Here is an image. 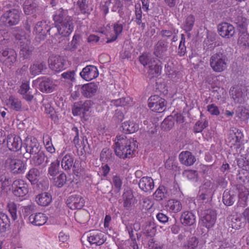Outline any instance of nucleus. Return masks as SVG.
<instances>
[{
    "mask_svg": "<svg viewBox=\"0 0 249 249\" xmlns=\"http://www.w3.org/2000/svg\"><path fill=\"white\" fill-rule=\"evenodd\" d=\"M56 29L55 27H50L46 20L37 22L34 27V31L36 34V40L39 42L45 40L47 34L53 36Z\"/></svg>",
    "mask_w": 249,
    "mask_h": 249,
    "instance_id": "3",
    "label": "nucleus"
},
{
    "mask_svg": "<svg viewBox=\"0 0 249 249\" xmlns=\"http://www.w3.org/2000/svg\"><path fill=\"white\" fill-rule=\"evenodd\" d=\"M178 158L181 164L187 166L193 165L196 161L195 156L188 151L181 152L179 155Z\"/></svg>",
    "mask_w": 249,
    "mask_h": 249,
    "instance_id": "27",
    "label": "nucleus"
},
{
    "mask_svg": "<svg viewBox=\"0 0 249 249\" xmlns=\"http://www.w3.org/2000/svg\"><path fill=\"white\" fill-rule=\"evenodd\" d=\"M213 194L211 189L202 188L197 196L198 203L202 204H209L212 200Z\"/></svg>",
    "mask_w": 249,
    "mask_h": 249,
    "instance_id": "26",
    "label": "nucleus"
},
{
    "mask_svg": "<svg viewBox=\"0 0 249 249\" xmlns=\"http://www.w3.org/2000/svg\"><path fill=\"white\" fill-rule=\"evenodd\" d=\"M93 102L90 100H86L85 102L82 101L74 103L72 107V112L74 116L83 115L89 111L91 108Z\"/></svg>",
    "mask_w": 249,
    "mask_h": 249,
    "instance_id": "12",
    "label": "nucleus"
},
{
    "mask_svg": "<svg viewBox=\"0 0 249 249\" xmlns=\"http://www.w3.org/2000/svg\"><path fill=\"white\" fill-rule=\"evenodd\" d=\"M218 32L222 37L230 38L235 34V28L233 26L227 22H223L218 26Z\"/></svg>",
    "mask_w": 249,
    "mask_h": 249,
    "instance_id": "21",
    "label": "nucleus"
},
{
    "mask_svg": "<svg viewBox=\"0 0 249 249\" xmlns=\"http://www.w3.org/2000/svg\"><path fill=\"white\" fill-rule=\"evenodd\" d=\"M237 189L239 190L237 205L240 207H245L247 205V200L249 193L248 191H246L245 189V191H243V189H241L240 187H237Z\"/></svg>",
    "mask_w": 249,
    "mask_h": 249,
    "instance_id": "46",
    "label": "nucleus"
},
{
    "mask_svg": "<svg viewBox=\"0 0 249 249\" xmlns=\"http://www.w3.org/2000/svg\"><path fill=\"white\" fill-rule=\"evenodd\" d=\"M230 135L231 136L233 140V144L243 143L244 141V135L242 132L239 129L234 128L232 130V134L231 133Z\"/></svg>",
    "mask_w": 249,
    "mask_h": 249,
    "instance_id": "51",
    "label": "nucleus"
},
{
    "mask_svg": "<svg viewBox=\"0 0 249 249\" xmlns=\"http://www.w3.org/2000/svg\"><path fill=\"white\" fill-rule=\"evenodd\" d=\"M53 27L56 29V31L53 32V36H57L58 34L62 36H68L73 30V20L56 24Z\"/></svg>",
    "mask_w": 249,
    "mask_h": 249,
    "instance_id": "14",
    "label": "nucleus"
},
{
    "mask_svg": "<svg viewBox=\"0 0 249 249\" xmlns=\"http://www.w3.org/2000/svg\"><path fill=\"white\" fill-rule=\"evenodd\" d=\"M10 221L5 213L0 212V233L5 232L10 229Z\"/></svg>",
    "mask_w": 249,
    "mask_h": 249,
    "instance_id": "40",
    "label": "nucleus"
},
{
    "mask_svg": "<svg viewBox=\"0 0 249 249\" xmlns=\"http://www.w3.org/2000/svg\"><path fill=\"white\" fill-rule=\"evenodd\" d=\"M35 200L38 205L41 206H47L52 202V196L47 192L42 193L36 196Z\"/></svg>",
    "mask_w": 249,
    "mask_h": 249,
    "instance_id": "35",
    "label": "nucleus"
},
{
    "mask_svg": "<svg viewBox=\"0 0 249 249\" xmlns=\"http://www.w3.org/2000/svg\"><path fill=\"white\" fill-rule=\"evenodd\" d=\"M167 208L169 211L177 213L182 210V206L179 200L172 199L168 200Z\"/></svg>",
    "mask_w": 249,
    "mask_h": 249,
    "instance_id": "45",
    "label": "nucleus"
},
{
    "mask_svg": "<svg viewBox=\"0 0 249 249\" xmlns=\"http://www.w3.org/2000/svg\"><path fill=\"white\" fill-rule=\"evenodd\" d=\"M148 67L149 68L148 73L151 77H157L160 74L162 67L156 62L155 63H153Z\"/></svg>",
    "mask_w": 249,
    "mask_h": 249,
    "instance_id": "55",
    "label": "nucleus"
},
{
    "mask_svg": "<svg viewBox=\"0 0 249 249\" xmlns=\"http://www.w3.org/2000/svg\"><path fill=\"white\" fill-rule=\"evenodd\" d=\"M43 142L47 151L50 153H53L55 152V148L52 142L51 137L46 135L43 137Z\"/></svg>",
    "mask_w": 249,
    "mask_h": 249,
    "instance_id": "60",
    "label": "nucleus"
},
{
    "mask_svg": "<svg viewBox=\"0 0 249 249\" xmlns=\"http://www.w3.org/2000/svg\"><path fill=\"white\" fill-rule=\"evenodd\" d=\"M238 43L242 46L249 47V35L245 32L242 33L239 36Z\"/></svg>",
    "mask_w": 249,
    "mask_h": 249,
    "instance_id": "62",
    "label": "nucleus"
},
{
    "mask_svg": "<svg viewBox=\"0 0 249 249\" xmlns=\"http://www.w3.org/2000/svg\"><path fill=\"white\" fill-rule=\"evenodd\" d=\"M77 5L81 14H89L90 13L88 5V1L87 0H78L77 1Z\"/></svg>",
    "mask_w": 249,
    "mask_h": 249,
    "instance_id": "61",
    "label": "nucleus"
},
{
    "mask_svg": "<svg viewBox=\"0 0 249 249\" xmlns=\"http://www.w3.org/2000/svg\"><path fill=\"white\" fill-rule=\"evenodd\" d=\"M68 13L69 11L67 9H64L62 8L57 9L53 16L55 24L73 20L72 17L69 16Z\"/></svg>",
    "mask_w": 249,
    "mask_h": 249,
    "instance_id": "19",
    "label": "nucleus"
},
{
    "mask_svg": "<svg viewBox=\"0 0 249 249\" xmlns=\"http://www.w3.org/2000/svg\"><path fill=\"white\" fill-rule=\"evenodd\" d=\"M148 102V107L153 111L161 113L166 109L167 102L157 95L150 97Z\"/></svg>",
    "mask_w": 249,
    "mask_h": 249,
    "instance_id": "8",
    "label": "nucleus"
},
{
    "mask_svg": "<svg viewBox=\"0 0 249 249\" xmlns=\"http://www.w3.org/2000/svg\"><path fill=\"white\" fill-rule=\"evenodd\" d=\"M113 29L115 35H113L111 38L107 39V43H109L116 40L118 36L122 32L123 26L122 24L119 23L118 22L114 24Z\"/></svg>",
    "mask_w": 249,
    "mask_h": 249,
    "instance_id": "58",
    "label": "nucleus"
},
{
    "mask_svg": "<svg viewBox=\"0 0 249 249\" xmlns=\"http://www.w3.org/2000/svg\"><path fill=\"white\" fill-rule=\"evenodd\" d=\"M195 21V17L192 15L187 16L182 24V29L188 33L192 30Z\"/></svg>",
    "mask_w": 249,
    "mask_h": 249,
    "instance_id": "49",
    "label": "nucleus"
},
{
    "mask_svg": "<svg viewBox=\"0 0 249 249\" xmlns=\"http://www.w3.org/2000/svg\"><path fill=\"white\" fill-rule=\"evenodd\" d=\"M230 95L235 103L243 104L246 98V95L241 88H238L235 90L230 91Z\"/></svg>",
    "mask_w": 249,
    "mask_h": 249,
    "instance_id": "39",
    "label": "nucleus"
},
{
    "mask_svg": "<svg viewBox=\"0 0 249 249\" xmlns=\"http://www.w3.org/2000/svg\"><path fill=\"white\" fill-rule=\"evenodd\" d=\"M46 69V63L43 61H36L31 65L29 68L30 73L33 76L42 73Z\"/></svg>",
    "mask_w": 249,
    "mask_h": 249,
    "instance_id": "30",
    "label": "nucleus"
},
{
    "mask_svg": "<svg viewBox=\"0 0 249 249\" xmlns=\"http://www.w3.org/2000/svg\"><path fill=\"white\" fill-rule=\"evenodd\" d=\"M139 187L144 192H150L154 187V182L151 177H143L139 182Z\"/></svg>",
    "mask_w": 249,
    "mask_h": 249,
    "instance_id": "31",
    "label": "nucleus"
},
{
    "mask_svg": "<svg viewBox=\"0 0 249 249\" xmlns=\"http://www.w3.org/2000/svg\"><path fill=\"white\" fill-rule=\"evenodd\" d=\"M237 199V195L232 190L226 189L222 196V201L224 205L231 206L233 205Z\"/></svg>",
    "mask_w": 249,
    "mask_h": 249,
    "instance_id": "28",
    "label": "nucleus"
},
{
    "mask_svg": "<svg viewBox=\"0 0 249 249\" xmlns=\"http://www.w3.org/2000/svg\"><path fill=\"white\" fill-rule=\"evenodd\" d=\"M60 160H56L51 162L48 170V175L53 178L55 177L59 173Z\"/></svg>",
    "mask_w": 249,
    "mask_h": 249,
    "instance_id": "50",
    "label": "nucleus"
},
{
    "mask_svg": "<svg viewBox=\"0 0 249 249\" xmlns=\"http://www.w3.org/2000/svg\"><path fill=\"white\" fill-rule=\"evenodd\" d=\"M235 114L237 117L242 121H245L249 118V110L244 106H238L236 110Z\"/></svg>",
    "mask_w": 249,
    "mask_h": 249,
    "instance_id": "48",
    "label": "nucleus"
},
{
    "mask_svg": "<svg viewBox=\"0 0 249 249\" xmlns=\"http://www.w3.org/2000/svg\"><path fill=\"white\" fill-rule=\"evenodd\" d=\"M170 193L167 187L160 185L153 194L154 199L157 201H160L169 197Z\"/></svg>",
    "mask_w": 249,
    "mask_h": 249,
    "instance_id": "34",
    "label": "nucleus"
},
{
    "mask_svg": "<svg viewBox=\"0 0 249 249\" xmlns=\"http://www.w3.org/2000/svg\"><path fill=\"white\" fill-rule=\"evenodd\" d=\"M22 9L26 15H40L43 13V8L40 6L38 0H25Z\"/></svg>",
    "mask_w": 249,
    "mask_h": 249,
    "instance_id": "7",
    "label": "nucleus"
},
{
    "mask_svg": "<svg viewBox=\"0 0 249 249\" xmlns=\"http://www.w3.org/2000/svg\"><path fill=\"white\" fill-rule=\"evenodd\" d=\"M45 108V112L46 114L50 115V118L52 120L55 121L57 119L55 111L53 107L50 103H47L44 105Z\"/></svg>",
    "mask_w": 249,
    "mask_h": 249,
    "instance_id": "64",
    "label": "nucleus"
},
{
    "mask_svg": "<svg viewBox=\"0 0 249 249\" xmlns=\"http://www.w3.org/2000/svg\"><path fill=\"white\" fill-rule=\"evenodd\" d=\"M20 12L17 9L9 10L0 17V21L6 26L17 25L20 19Z\"/></svg>",
    "mask_w": 249,
    "mask_h": 249,
    "instance_id": "6",
    "label": "nucleus"
},
{
    "mask_svg": "<svg viewBox=\"0 0 249 249\" xmlns=\"http://www.w3.org/2000/svg\"><path fill=\"white\" fill-rule=\"evenodd\" d=\"M123 206L128 210L134 203L135 198L131 190H127L123 194Z\"/></svg>",
    "mask_w": 249,
    "mask_h": 249,
    "instance_id": "37",
    "label": "nucleus"
},
{
    "mask_svg": "<svg viewBox=\"0 0 249 249\" xmlns=\"http://www.w3.org/2000/svg\"><path fill=\"white\" fill-rule=\"evenodd\" d=\"M23 145V143L19 137L15 135L7 136V146L10 151L17 152L21 149Z\"/></svg>",
    "mask_w": 249,
    "mask_h": 249,
    "instance_id": "20",
    "label": "nucleus"
},
{
    "mask_svg": "<svg viewBox=\"0 0 249 249\" xmlns=\"http://www.w3.org/2000/svg\"><path fill=\"white\" fill-rule=\"evenodd\" d=\"M34 48L30 45L26 44L21 46L19 55L23 60H30L31 58Z\"/></svg>",
    "mask_w": 249,
    "mask_h": 249,
    "instance_id": "41",
    "label": "nucleus"
},
{
    "mask_svg": "<svg viewBox=\"0 0 249 249\" xmlns=\"http://www.w3.org/2000/svg\"><path fill=\"white\" fill-rule=\"evenodd\" d=\"M179 221L184 227H191L196 224V216L191 211H185L181 213Z\"/></svg>",
    "mask_w": 249,
    "mask_h": 249,
    "instance_id": "23",
    "label": "nucleus"
},
{
    "mask_svg": "<svg viewBox=\"0 0 249 249\" xmlns=\"http://www.w3.org/2000/svg\"><path fill=\"white\" fill-rule=\"evenodd\" d=\"M137 25L142 28L143 30L146 27V23L147 20L145 18V15H142V11L141 8L135 7V19Z\"/></svg>",
    "mask_w": 249,
    "mask_h": 249,
    "instance_id": "38",
    "label": "nucleus"
},
{
    "mask_svg": "<svg viewBox=\"0 0 249 249\" xmlns=\"http://www.w3.org/2000/svg\"><path fill=\"white\" fill-rule=\"evenodd\" d=\"M12 190L13 195L17 197H22L29 192L28 184L22 179H17L12 184Z\"/></svg>",
    "mask_w": 249,
    "mask_h": 249,
    "instance_id": "9",
    "label": "nucleus"
},
{
    "mask_svg": "<svg viewBox=\"0 0 249 249\" xmlns=\"http://www.w3.org/2000/svg\"><path fill=\"white\" fill-rule=\"evenodd\" d=\"M106 239V235L98 230L90 231L88 235V240L89 243L96 246H100L103 244Z\"/></svg>",
    "mask_w": 249,
    "mask_h": 249,
    "instance_id": "16",
    "label": "nucleus"
},
{
    "mask_svg": "<svg viewBox=\"0 0 249 249\" xmlns=\"http://www.w3.org/2000/svg\"><path fill=\"white\" fill-rule=\"evenodd\" d=\"M5 163L14 174L22 173L26 169L25 163L20 160L8 158Z\"/></svg>",
    "mask_w": 249,
    "mask_h": 249,
    "instance_id": "15",
    "label": "nucleus"
},
{
    "mask_svg": "<svg viewBox=\"0 0 249 249\" xmlns=\"http://www.w3.org/2000/svg\"><path fill=\"white\" fill-rule=\"evenodd\" d=\"M36 81L38 84V89L42 92L51 93L55 89V84L51 77L42 76L38 78Z\"/></svg>",
    "mask_w": 249,
    "mask_h": 249,
    "instance_id": "11",
    "label": "nucleus"
},
{
    "mask_svg": "<svg viewBox=\"0 0 249 249\" xmlns=\"http://www.w3.org/2000/svg\"><path fill=\"white\" fill-rule=\"evenodd\" d=\"M17 54L14 49L0 46V61L5 66L11 67L16 62Z\"/></svg>",
    "mask_w": 249,
    "mask_h": 249,
    "instance_id": "5",
    "label": "nucleus"
},
{
    "mask_svg": "<svg viewBox=\"0 0 249 249\" xmlns=\"http://www.w3.org/2000/svg\"><path fill=\"white\" fill-rule=\"evenodd\" d=\"M29 84L27 83H22L18 92L22 96V98L27 102H31L34 98L32 91H30Z\"/></svg>",
    "mask_w": 249,
    "mask_h": 249,
    "instance_id": "33",
    "label": "nucleus"
},
{
    "mask_svg": "<svg viewBox=\"0 0 249 249\" xmlns=\"http://www.w3.org/2000/svg\"><path fill=\"white\" fill-rule=\"evenodd\" d=\"M113 6L111 8L112 12H117L120 17H122L124 14V4L121 0H113Z\"/></svg>",
    "mask_w": 249,
    "mask_h": 249,
    "instance_id": "56",
    "label": "nucleus"
},
{
    "mask_svg": "<svg viewBox=\"0 0 249 249\" xmlns=\"http://www.w3.org/2000/svg\"><path fill=\"white\" fill-rule=\"evenodd\" d=\"M73 157L70 154H67L63 157L61 160V165L63 169L67 172L71 171V169L73 167V171L75 172V165L73 164Z\"/></svg>",
    "mask_w": 249,
    "mask_h": 249,
    "instance_id": "32",
    "label": "nucleus"
},
{
    "mask_svg": "<svg viewBox=\"0 0 249 249\" xmlns=\"http://www.w3.org/2000/svg\"><path fill=\"white\" fill-rule=\"evenodd\" d=\"M37 18L36 15H33L27 18L26 20L24 22V27L25 30L30 33L31 28L34 25Z\"/></svg>",
    "mask_w": 249,
    "mask_h": 249,
    "instance_id": "59",
    "label": "nucleus"
},
{
    "mask_svg": "<svg viewBox=\"0 0 249 249\" xmlns=\"http://www.w3.org/2000/svg\"><path fill=\"white\" fill-rule=\"evenodd\" d=\"M30 163L34 167H38L42 165L45 167L50 162V157H48L44 151L40 150L35 155L30 156Z\"/></svg>",
    "mask_w": 249,
    "mask_h": 249,
    "instance_id": "13",
    "label": "nucleus"
},
{
    "mask_svg": "<svg viewBox=\"0 0 249 249\" xmlns=\"http://www.w3.org/2000/svg\"><path fill=\"white\" fill-rule=\"evenodd\" d=\"M182 176L193 182H197L200 180L198 172L196 170H185L182 173Z\"/></svg>",
    "mask_w": 249,
    "mask_h": 249,
    "instance_id": "47",
    "label": "nucleus"
},
{
    "mask_svg": "<svg viewBox=\"0 0 249 249\" xmlns=\"http://www.w3.org/2000/svg\"><path fill=\"white\" fill-rule=\"evenodd\" d=\"M228 53L223 50L213 53L210 58V65L212 70L216 72L223 71L229 63Z\"/></svg>",
    "mask_w": 249,
    "mask_h": 249,
    "instance_id": "2",
    "label": "nucleus"
},
{
    "mask_svg": "<svg viewBox=\"0 0 249 249\" xmlns=\"http://www.w3.org/2000/svg\"><path fill=\"white\" fill-rule=\"evenodd\" d=\"M174 124L175 123L173 112L171 115L168 116L163 120L161 124V127L165 131H168L174 126Z\"/></svg>",
    "mask_w": 249,
    "mask_h": 249,
    "instance_id": "52",
    "label": "nucleus"
},
{
    "mask_svg": "<svg viewBox=\"0 0 249 249\" xmlns=\"http://www.w3.org/2000/svg\"><path fill=\"white\" fill-rule=\"evenodd\" d=\"M145 230L146 236H153L157 231L155 223L152 220L147 221L145 223Z\"/></svg>",
    "mask_w": 249,
    "mask_h": 249,
    "instance_id": "53",
    "label": "nucleus"
},
{
    "mask_svg": "<svg viewBox=\"0 0 249 249\" xmlns=\"http://www.w3.org/2000/svg\"><path fill=\"white\" fill-rule=\"evenodd\" d=\"M53 178V184L57 188L62 187L66 182L67 176L65 173L62 172L59 176Z\"/></svg>",
    "mask_w": 249,
    "mask_h": 249,
    "instance_id": "54",
    "label": "nucleus"
},
{
    "mask_svg": "<svg viewBox=\"0 0 249 249\" xmlns=\"http://www.w3.org/2000/svg\"><path fill=\"white\" fill-rule=\"evenodd\" d=\"M66 204L71 210L81 209L84 206L85 200L81 195L73 194L68 197Z\"/></svg>",
    "mask_w": 249,
    "mask_h": 249,
    "instance_id": "17",
    "label": "nucleus"
},
{
    "mask_svg": "<svg viewBox=\"0 0 249 249\" xmlns=\"http://www.w3.org/2000/svg\"><path fill=\"white\" fill-rule=\"evenodd\" d=\"M200 221L199 223L203 227L207 229L213 227L216 220V211L213 209H206L198 211Z\"/></svg>",
    "mask_w": 249,
    "mask_h": 249,
    "instance_id": "4",
    "label": "nucleus"
},
{
    "mask_svg": "<svg viewBox=\"0 0 249 249\" xmlns=\"http://www.w3.org/2000/svg\"><path fill=\"white\" fill-rule=\"evenodd\" d=\"M138 148L136 140L125 135L117 136L114 147L115 154L120 158H129Z\"/></svg>",
    "mask_w": 249,
    "mask_h": 249,
    "instance_id": "1",
    "label": "nucleus"
},
{
    "mask_svg": "<svg viewBox=\"0 0 249 249\" xmlns=\"http://www.w3.org/2000/svg\"><path fill=\"white\" fill-rule=\"evenodd\" d=\"M198 240L196 236L189 238L183 246V249H195L198 244Z\"/></svg>",
    "mask_w": 249,
    "mask_h": 249,
    "instance_id": "57",
    "label": "nucleus"
},
{
    "mask_svg": "<svg viewBox=\"0 0 249 249\" xmlns=\"http://www.w3.org/2000/svg\"><path fill=\"white\" fill-rule=\"evenodd\" d=\"M168 48V43L167 41L163 39L160 40L154 46V54L157 57L163 59L166 55Z\"/></svg>",
    "mask_w": 249,
    "mask_h": 249,
    "instance_id": "18",
    "label": "nucleus"
},
{
    "mask_svg": "<svg viewBox=\"0 0 249 249\" xmlns=\"http://www.w3.org/2000/svg\"><path fill=\"white\" fill-rule=\"evenodd\" d=\"M39 176L40 172L39 170L35 167L29 170L26 175V178L32 184H36L38 182Z\"/></svg>",
    "mask_w": 249,
    "mask_h": 249,
    "instance_id": "44",
    "label": "nucleus"
},
{
    "mask_svg": "<svg viewBox=\"0 0 249 249\" xmlns=\"http://www.w3.org/2000/svg\"><path fill=\"white\" fill-rule=\"evenodd\" d=\"M50 68L54 71L59 72L64 69V60L60 56H51L49 59Z\"/></svg>",
    "mask_w": 249,
    "mask_h": 249,
    "instance_id": "24",
    "label": "nucleus"
},
{
    "mask_svg": "<svg viewBox=\"0 0 249 249\" xmlns=\"http://www.w3.org/2000/svg\"><path fill=\"white\" fill-rule=\"evenodd\" d=\"M98 89L97 84L89 83L81 86V94L86 98H90L94 96Z\"/></svg>",
    "mask_w": 249,
    "mask_h": 249,
    "instance_id": "25",
    "label": "nucleus"
},
{
    "mask_svg": "<svg viewBox=\"0 0 249 249\" xmlns=\"http://www.w3.org/2000/svg\"><path fill=\"white\" fill-rule=\"evenodd\" d=\"M23 147L26 150L25 154H28L30 156L35 155L42 150L41 145L35 137L27 138L24 140Z\"/></svg>",
    "mask_w": 249,
    "mask_h": 249,
    "instance_id": "10",
    "label": "nucleus"
},
{
    "mask_svg": "<svg viewBox=\"0 0 249 249\" xmlns=\"http://www.w3.org/2000/svg\"><path fill=\"white\" fill-rule=\"evenodd\" d=\"M156 59L150 53H143L139 56V61L144 67L155 63Z\"/></svg>",
    "mask_w": 249,
    "mask_h": 249,
    "instance_id": "43",
    "label": "nucleus"
},
{
    "mask_svg": "<svg viewBox=\"0 0 249 249\" xmlns=\"http://www.w3.org/2000/svg\"><path fill=\"white\" fill-rule=\"evenodd\" d=\"M81 77L86 81H90L98 76L97 67L93 65H88L83 69L80 73Z\"/></svg>",
    "mask_w": 249,
    "mask_h": 249,
    "instance_id": "22",
    "label": "nucleus"
},
{
    "mask_svg": "<svg viewBox=\"0 0 249 249\" xmlns=\"http://www.w3.org/2000/svg\"><path fill=\"white\" fill-rule=\"evenodd\" d=\"M28 219L29 222L33 225L40 226L44 225L47 222L48 217L45 214L38 213L31 214Z\"/></svg>",
    "mask_w": 249,
    "mask_h": 249,
    "instance_id": "29",
    "label": "nucleus"
},
{
    "mask_svg": "<svg viewBox=\"0 0 249 249\" xmlns=\"http://www.w3.org/2000/svg\"><path fill=\"white\" fill-rule=\"evenodd\" d=\"M80 39V36L78 34L74 35L72 37L71 41L68 45L69 49L73 52L76 50L78 46L79 45V40Z\"/></svg>",
    "mask_w": 249,
    "mask_h": 249,
    "instance_id": "63",
    "label": "nucleus"
},
{
    "mask_svg": "<svg viewBox=\"0 0 249 249\" xmlns=\"http://www.w3.org/2000/svg\"><path fill=\"white\" fill-rule=\"evenodd\" d=\"M7 104L11 109L15 111L20 112L23 110L21 101L13 96L9 97Z\"/></svg>",
    "mask_w": 249,
    "mask_h": 249,
    "instance_id": "42",
    "label": "nucleus"
},
{
    "mask_svg": "<svg viewBox=\"0 0 249 249\" xmlns=\"http://www.w3.org/2000/svg\"><path fill=\"white\" fill-rule=\"evenodd\" d=\"M122 131L125 134L133 133L139 129V125L133 121H126L122 124Z\"/></svg>",
    "mask_w": 249,
    "mask_h": 249,
    "instance_id": "36",
    "label": "nucleus"
}]
</instances>
